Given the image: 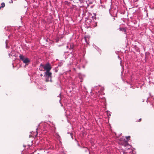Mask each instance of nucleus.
Segmentation results:
<instances>
[{"instance_id":"obj_5","label":"nucleus","mask_w":154,"mask_h":154,"mask_svg":"<svg viewBox=\"0 0 154 154\" xmlns=\"http://www.w3.org/2000/svg\"><path fill=\"white\" fill-rule=\"evenodd\" d=\"M5 6V4L4 2H2L1 4V6L2 8H4Z\"/></svg>"},{"instance_id":"obj_8","label":"nucleus","mask_w":154,"mask_h":154,"mask_svg":"<svg viewBox=\"0 0 154 154\" xmlns=\"http://www.w3.org/2000/svg\"><path fill=\"white\" fill-rule=\"evenodd\" d=\"M73 48V46L72 45H70V48H69L70 49H72Z\"/></svg>"},{"instance_id":"obj_4","label":"nucleus","mask_w":154,"mask_h":154,"mask_svg":"<svg viewBox=\"0 0 154 154\" xmlns=\"http://www.w3.org/2000/svg\"><path fill=\"white\" fill-rule=\"evenodd\" d=\"M39 70L41 71H44L45 70L44 65L42 63H41L40 66Z\"/></svg>"},{"instance_id":"obj_13","label":"nucleus","mask_w":154,"mask_h":154,"mask_svg":"<svg viewBox=\"0 0 154 154\" xmlns=\"http://www.w3.org/2000/svg\"><path fill=\"white\" fill-rule=\"evenodd\" d=\"M1 8H2V6H0V9Z\"/></svg>"},{"instance_id":"obj_2","label":"nucleus","mask_w":154,"mask_h":154,"mask_svg":"<svg viewBox=\"0 0 154 154\" xmlns=\"http://www.w3.org/2000/svg\"><path fill=\"white\" fill-rule=\"evenodd\" d=\"M19 57L20 59L25 63H28L30 62V60L28 58H25L24 56L22 55H20Z\"/></svg>"},{"instance_id":"obj_10","label":"nucleus","mask_w":154,"mask_h":154,"mask_svg":"<svg viewBox=\"0 0 154 154\" xmlns=\"http://www.w3.org/2000/svg\"><path fill=\"white\" fill-rule=\"evenodd\" d=\"M141 119H139L138 121H137L138 122H140L141 121Z\"/></svg>"},{"instance_id":"obj_9","label":"nucleus","mask_w":154,"mask_h":154,"mask_svg":"<svg viewBox=\"0 0 154 154\" xmlns=\"http://www.w3.org/2000/svg\"><path fill=\"white\" fill-rule=\"evenodd\" d=\"M56 42H58V41H59V38H57L56 39Z\"/></svg>"},{"instance_id":"obj_1","label":"nucleus","mask_w":154,"mask_h":154,"mask_svg":"<svg viewBox=\"0 0 154 154\" xmlns=\"http://www.w3.org/2000/svg\"><path fill=\"white\" fill-rule=\"evenodd\" d=\"M51 75L52 73L51 72H50V71H47L45 72L44 76L45 77H47L48 78V79H46V82H48L49 81V80L48 79L49 78L50 79V80H51L52 77Z\"/></svg>"},{"instance_id":"obj_3","label":"nucleus","mask_w":154,"mask_h":154,"mask_svg":"<svg viewBox=\"0 0 154 154\" xmlns=\"http://www.w3.org/2000/svg\"><path fill=\"white\" fill-rule=\"evenodd\" d=\"M45 68V70H46V71H50L51 69V65L49 63H46L45 65H44Z\"/></svg>"},{"instance_id":"obj_11","label":"nucleus","mask_w":154,"mask_h":154,"mask_svg":"<svg viewBox=\"0 0 154 154\" xmlns=\"http://www.w3.org/2000/svg\"><path fill=\"white\" fill-rule=\"evenodd\" d=\"M122 30H124V31H125V30L124 28H123L122 29Z\"/></svg>"},{"instance_id":"obj_12","label":"nucleus","mask_w":154,"mask_h":154,"mask_svg":"<svg viewBox=\"0 0 154 154\" xmlns=\"http://www.w3.org/2000/svg\"><path fill=\"white\" fill-rule=\"evenodd\" d=\"M42 75H42V74H41L40 75V76H41V77L42 76Z\"/></svg>"},{"instance_id":"obj_6","label":"nucleus","mask_w":154,"mask_h":154,"mask_svg":"<svg viewBox=\"0 0 154 154\" xmlns=\"http://www.w3.org/2000/svg\"><path fill=\"white\" fill-rule=\"evenodd\" d=\"M126 138L127 139V141H128L129 140L130 138V136H128V137H126Z\"/></svg>"},{"instance_id":"obj_7","label":"nucleus","mask_w":154,"mask_h":154,"mask_svg":"<svg viewBox=\"0 0 154 154\" xmlns=\"http://www.w3.org/2000/svg\"><path fill=\"white\" fill-rule=\"evenodd\" d=\"M88 39V38H85V41L86 42V43L87 44H88V42L87 41Z\"/></svg>"}]
</instances>
